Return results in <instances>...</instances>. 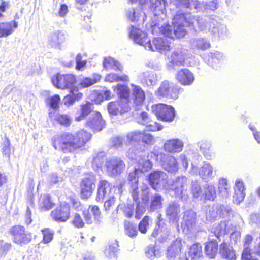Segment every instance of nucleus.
<instances>
[{"instance_id":"393cba45","label":"nucleus","mask_w":260,"mask_h":260,"mask_svg":"<svg viewBox=\"0 0 260 260\" xmlns=\"http://www.w3.org/2000/svg\"><path fill=\"white\" fill-rule=\"evenodd\" d=\"M129 36L136 43L144 47L147 41L149 40L146 32L134 25H131L129 28Z\"/></svg>"},{"instance_id":"f3484780","label":"nucleus","mask_w":260,"mask_h":260,"mask_svg":"<svg viewBox=\"0 0 260 260\" xmlns=\"http://www.w3.org/2000/svg\"><path fill=\"white\" fill-rule=\"evenodd\" d=\"M170 43L164 38H157L153 40L152 42L147 41L144 46L145 49L150 51H158L161 53L168 51L170 48Z\"/></svg>"},{"instance_id":"f03ea898","label":"nucleus","mask_w":260,"mask_h":260,"mask_svg":"<svg viewBox=\"0 0 260 260\" xmlns=\"http://www.w3.org/2000/svg\"><path fill=\"white\" fill-rule=\"evenodd\" d=\"M91 134L81 129L75 134L63 133L54 136L52 143L55 150L64 153H75L81 150L91 139Z\"/></svg>"},{"instance_id":"c85d7f7f","label":"nucleus","mask_w":260,"mask_h":260,"mask_svg":"<svg viewBox=\"0 0 260 260\" xmlns=\"http://www.w3.org/2000/svg\"><path fill=\"white\" fill-rule=\"evenodd\" d=\"M196 224V213L192 210L186 211L183 215L182 228L184 232L191 231Z\"/></svg>"},{"instance_id":"cd10ccee","label":"nucleus","mask_w":260,"mask_h":260,"mask_svg":"<svg viewBox=\"0 0 260 260\" xmlns=\"http://www.w3.org/2000/svg\"><path fill=\"white\" fill-rule=\"evenodd\" d=\"M176 78L183 85H190L194 80L193 74L186 68L178 71L176 75Z\"/></svg>"},{"instance_id":"2f4dec72","label":"nucleus","mask_w":260,"mask_h":260,"mask_svg":"<svg viewBox=\"0 0 260 260\" xmlns=\"http://www.w3.org/2000/svg\"><path fill=\"white\" fill-rule=\"evenodd\" d=\"M202 253V246L199 243L193 244L189 248L188 256L186 254H183L182 257H179V260H193L199 258Z\"/></svg>"},{"instance_id":"dca6fc26","label":"nucleus","mask_w":260,"mask_h":260,"mask_svg":"<svg viewBox=\"0 0 260 260\" xmlns=\"http://www.w3.org/2000/svg\"><path fill=\"white\" fill-rule=\"evenodd\" d=\"M96 179L93 174H89L84 178L80 184L81 196L82 199H88L95 188Z\"/></svg>"},{"instance_id":"58836bf2","label":"nucleus","mask_w":260,"mask_h":260,"mask_svg":"<svg viewBox=\"0 0 260 260\" xmlns=\"http://www.w3.org/2000/svg\"><path fill=\"white\" fill-rule=\"evenodd\" d=\"M208 56V59L205 58V61L207 64L213 68H216L218 64L224 59L223 54L219 51L210 52Z\"/></svg>"},{"instance_id":"412c9836","label":"nucleus","mask_w":260,"mask_h":260,"mask_svg":"<svg viewBox=\"0 0 260 260\" xmlns=\"http://www.w3.org/2000/svg\"><path fill=\"white\" fill-rule=\"evenodd\" d=\"M180 205L176 202L169 203L166 209V215L170 222L177 223L181 216Z\"/></svg>"},{"instance_id":"e433bc0d","label":"nucleus","mask_w":260,"mask_h":260,"mask_svg":"<svg viewBox=\"0 0 260 260\" xmlns=\"http://www.w3.org/2000/svg\"><path fill=\"white\" fill-rule=\"evenodd\" d=\"M114 90L119 97L120 99L119 100H122L123 103L129 104L130 91L127 86L118 84Z\"/></svg>"},{"instance_id":"4be33fe9","label":"nucleus","mask_w":260,"mask_h":260,"mask_svg":"<svg viewBox=\"0 0 260 260\" xmlns=\"http://www.w3.org/2000/svg\"><path fill=\"white\" fill-rule=\"evenodd\" d=\"M132 96L134 105L136 110L141 109L145 99V94L142 88L134 84H131Z\"/></svg>"},{"instance_id":"f257e3e1","label":"nucleus","mask_w":260,"mask_h":260,"mask_svg":"<svg viewBox=\"0 0 260 260\" xmlns=\"http://www.w3.org/2000/svg\"><path fill=\"white\" fill-rule=\"evenodd\" d=\"M127 156L131 159H134L137 163L135 169L129 173L128 181L130 185V192L133 200L136 202L139 200L138 182L139 178L146 172L151 170L152 164L149 159L147 153L143 150L133 147L128 150Z\"/></svg>"},{"instance_id":"864d4df0","label":"nucleus","mask_w":260,"mask_h":260,"mask_svg":"<svg viewBox=\"0 0 260 260\" xmlns=\"http://www.w3.org/2000/svg\"><path fill=\"white\" fill-rule=\"evenodd\" d=\"M105 158V153L100 152L93 157L92 167L95 170H98L102 167Z\"/></svg>"},{"instance_id":"680f3d73","label":"nucleus","mask_w":260,"mask_h":260,"mask_svg":"<svg viewBox=\"0 0 260 260\" xmlns=\"http://www.w3.org/2000/svg\"><path fill=\"white\" fill-rule=\"evenodd\" d=\"M143 136L142 131H134L129 132L127 135V139L131 142H139L141 140L142 137Z\"/></svg>"},{"instance_id":"6e6552de","label":"nucleus","mask_w":260,"mask_h":260,"mask_svg":"<svg viewBox=\"0 0 260 260\" xmlns=\"http://www.w3.org/2000/svg\"><path fill=\"white\" fill-rule=\"evenodd\" d=\"M151 110L159 119L163 121L171 122L175 116L174 108L164 104L152 105Z\"/></svg>"},{"instance_id":"2eb2a0df","label":"nucleus","mask_w":260,"mask_h":260,"mask_svg":"<svg viewBox=\"0 0 260 260\" xmlns=\"http://www.w3.org/2000/svg\"><path fill=\"white\" fill-rule=\"evenodd\" d=\"M105 167L109 176H117L124 172L125 164L120 158L113 157L106 161Z\"/></svg>"},{"instance_id":"1a4fd4ad","label":"nucleus","mask_w":260,"mask_h":260,"mask_svg":"<svg viewBox=\"0 0 260 260\" xmlns=\"http://www.w3.org/2000/svg\"><path fill=\"white\" fill-rule=\"evenodd\" d=\"M51 81L54 86L57 88L65 89H77L74 85L76 82V77L72 74H60L57 73L52 77Z\"/></svg>"},{"instance_id":"20e7f679","label":"nucleus","mask_w":260,"mask_h":260,"mask_svg":"<svg viewBox=\"0 0 260 260\" xmlns=\"http://www.w3.org/2000/svg\"><path fill=\"white\" fill-rule=\"evenodd\" d=\"M218 16L214 15L207 17V23H205L207 28L203 31L210 32L213 40L224 39L228 36L226 26L219 22Z\"/></svg>"},{"instance_id":"39448f33","label":"nucleus","mask_w":260,"mask_h":260,"mask_svg":"<svg viewBox=\"0 0 260 260\" xmlns=\"http://www.w3.org/2000/svg\"><path fill=\"white\" fill-rule=\"evenodd\" d=\"M172 25H166L160 28V30L166 37L174 39L184 37L186 33L185 25L180 20H175L174 17Z\"/></svg>"},{"instance_id":"a18cd8bd","label":"nucleus","mask_w":260,"mask_h":260,"mask_svg":"<svg viewBox=\"0 0 260 260\" xmlns=\"http://www.w3.org/2000/svg\"><path fill=\"white\" fill-rule=\"evenodd\" d=\"M219 209V205H213L212 206H208L206 210V219L210 222H212L215 220L218 217H220Z\"/></svg>"},{"instance_id":"4468645a","label":"nucleus","mask_w":260,"mask_h":260,"mask_svg":"<svg viewBox=\"0 0 260 260\" xmlns=\"http://www.w3.org/2000/svg\"><path fill=\"white\" fill-rule=\"evenodd\" d=\"M175 20H180L185 26H193L194 22H197L199 28L202 31L207 28L205 23H207V17L195 16L190 13H187L176 15Z\"/></svg>"},{"instance_id":"69168bd1","label":"nucleus","mask_w":260,"mask_h":260,"mask_svg":"<svg viewBox=\"0 0 260 260\" xmlns=\"http://www.w3.org/2000/svg\"><path fill=\"white\" fill-rule=\"evenodd\" d=\"M146 256L150 259H154L158 256L159 252L155 249L154 245H150L145 250Z\"/></svg>"},{"instance_id":"473e14b6","label":"nucleus","mask_w":260,"mask_h":260,"mask_svg":"<svg viewBox=\"0 0 260 260\" xmlns=\"http://www.w3.org/2000/svg\"><path fill=\"white\" fill-rule=\"evenodd\" d=\"M49 115L52 120L55 121L62 126L69 127L71 124L72 119L68 115L61 114L52 111H49Z\"/></svg>"},{"instance_id":"0e129e2a","label":"nucleus","mask_w":260,"mask_h":260,"mask_svg":"<svg viewBox=\"0 0 260 260\" xmlns=\"http://www.w3.org/2000/svg\"><path fill=\"white\" fill-rule=\"evenodd\" d=\"M41 231L43 235V243L45 244L50 243L53 239L54 232L49 229H45Z\"/></svg>"},{"instance_id":"c9c22d12","label":"nucleus","mask_w":260,"mask_h":260,"mask_svg":"<svg viewBox=\"0 0 260 260\" xmlns=\"http://www.w3.org/2000/svg\"><path fill=\"white\" fill-rule=\"evenodd\" d=\"M258 244L254 246V252L250 253V249H244L242 254V260H260V238L258 240Z\"/></svg>"},{"instance_id":"b1692460","label":"nucleus","mask_w":260,"mask_h":260,"mask_svg":"<svg viewBox=\"0 0 260 260\" xmlns=\"http://www.w3.org/2000/svg\"><path fill=\"white\" fill-rule=\"evenodd\" d=\"M183 147V142L178 138L166 140L164 144L165 151L172 154L180 153L182 151Z\"/></svg>"},{"instance_id":"f704fd0d","label":"nucleus","mask_w":260,"mask_h":260,"mask_svg":"<svg viewBox=\"0 0 260 260\" xmlns=\"http://www.w3.org/2000/svg\"><path fill=\"white\" fill-rule=\"evenodd\" d=\"M191 47L193 50L198 51H204L211 47V44L207 39L204 38H199L191 41Z\"/></svg>"},{"instance_id":"4c0bfd02","label":"nucleus","mask_w":260,"mask_h":260,"mask_svg":"<svg viewBox=\"0 0 260 260\" xmlns=\"http://www.w3.org/2000/svg\"><path fill=\"white\" fill-rule=\"evenodd\" d=\"M103 64L104 68L107 70L111 69L122 72L123 69L122 65L118 61L110 56L104 58Z\"/></svg>"},{"instance_id":"72a5a7b5","label":"nucleus","mask_w":260,"mask_h":260,"mask_svg":"<svg viewBox=\"0 0 260 260\" xmlns=\"http://www.w3.org/2000/svg\"><path fill=\"white\" fill-rule=\"evenodd\" d=\"M18 26L15 21L0 23V38L7 37L11 35Z\"/></svg>"},{"instance_id":"052dcab7","label":"nucleus","mask_w":260,"mask_h":260,"mask_svg":"<svg viewBox=\"0 0 260 260\" xmlns=\"http://www.w3.org/2000/svg\"><path fill=\"white\" fill-rule=\"evenodd\" d=\"M125 234L131 238L135 237L138 234L137 226L129 222L125 223Z\"/></svg>"},{"instance_id":"bf43d9fd","label":"nucleus","mask_w":260,"mask_h":260,"mask_svg":"<svg viewBox=\"0 0 260 260\" xmlns=\"http://www.w3.org/2000/svg\"><path fill=\"white\" fill-rule=\"evenodd\" d=\"M219 216L222 217H230L233 216L234 211L232 208L226 205H219Z\"/></svg>"},{"instance_id":"4d7b16f0","label":"nucleus","mask_w":260,"mask_h":260,"mask_svg":"<svg viewBox=\"0 0 260 260\" xmlns=\"http://www.w3.org/2000/svg\"><path fill=\"white\" fill-rule=\"evenodd\" d=\"M201 151L203 153L205 157L207 159H211V155L210 152L211 144L207 142L202 141L199 143Z\"/></svg>"},{"instance_id":"6ab92c4d","label":"nucleus","mask_w":260,"mask_h":260,"mask_svg":"<svg viewBox=\"0 0 260 260\" xmlns=\"http://www.w3.org/2000/svg\"><path fill=\"white\" fill-rule=\"evenodd\" d=\"M185 242L181 238H177L175 241L168 247L167 252V257L169 260H176L178 257H182L183 254H181V250L183 244Z\"/></svg>"},{"instance_id":"ea45409f","label":"nucleus","mask_w":260,"mask_h":260,"mask_svg":"<svg viewBox=\"0 0 260 260\" xmlns=\"http://www.w3.org/2000/svg\"><path fill=\"white\" fill-rule=\"evenodd\" d=\"M219 253L223 257L228 260L236 259V254L233 248L226 243L223 242L220 244Z\"/></svg>"},{"instance_id":"37998d69","label":"nucleus","mask_w":260,"mask_h":260,"mask_svg":"<svg viewBox=\"0 0 260 260\" xmlns=\"http://www.w3.org/2000/svg\"><path fill=\"white\" fill-rule=\"evenodd\" d=\"M70 94L66 95L63 99L64 105L70 106L76 101L82 98L83 94L79 92L78 88L72 89L70 90Z\"/></svg>"},{"instance_id":"09e8293b","label":"nucleus","mask_w":260,"mask_h":260,"mask_svg":"<svg viewBox=\"0 0 260 260\" xmlns=\"http://www.w3.org/2000/svg\"><path fill=\"white\" fill-rule=\"evenodd\" d=\"M39 207L42 211L48 210L52 208V203L50 201V197L48 194L40 196L39 202Z\"/></svg>"},{"instance_id":"a211bd4d","label":"nucleus","mask_w":260,"mask_h":260,"mask_svg":"<svg viewBox=\"0 0 260 260\" xmlns=\"http://www.w3.org/2000/svg\"><path fill=\"white\" fill-rule=\"evenodd\" d=\"M70 216V205L66 203H61L51 212V217L57 222H66Z\"/></svg>"},{"instance_id":"de8ad7c7","label":"nucleus","mask_w":260,"mask_h":260,"mask_svg":"<svg viewBox=\"0 0 260 260\" xmlns=\"http://www.w3.org/2000/svg\"><path fill=\"white\" fill-rule=\"evenodd\" d=\"M101 79L99 74H93L91 77H84L80 79V85L83 88L88 87L99 82Z\"/></svg>"},{"instance_id":"6e6d98bb","label":"nucleus","mask_w":260,"mask_h":260,"mask_svg":"<svg viewBox=\"0 0 260 260\" xmlns=\"http://www.w3.org/2000/svg\"><path fill=\"white\" fill-rule=\"evenodd\" d=\"M105 80L106 81L110 82H117L119 81H128L129 77L127 75L125 74L120 76L116 74L111 73L106 75Z\"/></svg>"},{"instance_id":"c03bdc74","label":"nucleus","mask_w":260,"mask_h":260,"mask_svg":"<svg viewBox=\"0 0 260 260\" xmlns=\"http://www.w3.org/2000/svg\"><path fill=\"white\" fill-rule=\"evenodd\" d=\"M206 255L211 258H214L218 252V243L216 240L207 242L205 247Z\"/></svg>"},{"instance_id":"a19ab883","label":"nucleus","mask_w":260,"mask_h":260,"mask_svg":"<svg viewBox=\"0 0 260 260\" xmlns=\"http://www.w3.org/2000/svg\"><path fill=\"white\" fill-rule=\"evenodd\" d=\"M228 225L229 222L226 221H221L220 223L213 225L211 229V232L214 234L215 236L217 238H219L220 236L230 232Z\"/></svg>"},{"instance_id":"338daca9","label":"nucleus","mask_w":260,"mask_h":260,"mask_svg":"<svg viewBox=\"0 0 260 260\" xmlns=\"http://www.w3.org/2000/svg\"><path fill=\"white\" fill-rule=\"evenodd\" d=\"M117 250L118 248L117 245L114 244L113 245H109V247L105 250V254L107 257L110 258H114L116 257Z\"/></svg>"},{"instance_id":"5fc2aeb1","label":"nucleus","mask_w":260,"mask_h":260,"mask_svg":"<svg viewBox=\"0 0 260 260\" xmlns=\"http://www.w3.org/2000/svg\"><path fill=\"white\" fill-rule=\"evenodd\" d=\"M191 192L194 198H203V188L201 189L199 183L197 181H193L191 184Z\"/></svg>"},{"instance_id":"3c124183","label":"nucleus","mask_w":260,"mask_h":260,"mask_svg":"<svg viewBox=\"0 0 260 260\" xmlns=\"http://www.w3.org/2000/svg\"><path fill=\"white\" fill-rule=\"evenodd\" d=\"M150 7L156 13H162L165 8V0H150Z\"/></svg>"},{"instance_id":"8fccbe9b","label":"nucleus","mask_w":260,"mask_h":260,"mask_svg":"<svg viewBox=\"0 0 260 260\" xmlns=\"http://www.w3.org/2000/svg\"><path fill=\"white\" fill-rule=\"evenodd\" d=\"M142 12L138 8H131L127 11V17L129 20L132 22H137L141 16Z\"/></svg>"},{"instance_id":"aec40b11","label":"nucleus","mask_w":260,"mask_h":260,"mask_svg":"<svg viewBox=\"0 0 260 260\" xmlns=\"http://www.w3.org/2000/svg\"><path fill=\"white\" fill-rule=\"evenodd\" d=\"M114 186L106 180H100L98 185V191L95 200L97 202H102L106 197H110Z\"/></svg>"},{"instance_id":"13d9d810","label":"nucleus","mask_w":260,"mask_h":260,"mask_svg":"<svg viewBox=\"0 0 260 260\" xmlns=\"http://www.w3.org/2000/svg\"><path fill=\"white\" fill-rule=\"evenodd\" d=\"M117 211L119 210H122L125 216L127 218H131L133 214V211L134 209V206L131 204H119L117 208Z\"/></svg>"},{"instance_id":"bb28decb","label":"nucleus","mask_w":260,"mask_h":260,"mask_svg":"<svg viewBox=\"0 0 260 260\" xmlns=\"http://www.w3.org/2000/svg\"><path fill=\"white\" fill-rule=\"evenodd\" d=\"M66 40V35L62 31L57 30L49 34L48 37L49 45L55 49H61V44Z\"/></svg>"},{"instance_id":"774afa93","label":"nucleus","mask_w":260,"mask_h":260,"mask_svg":"<svg viewBox=\"0 0 260 260\" xmlns=\"http://www.w3.org/2000/svg\"><path fill=\"white\" fill-rule=\"evenodd\" d=\"M60 101V96L58 95H54L48 99V103L50 107L52 109L50 111L53 112V110H56L58 108V104Z\"/></svg>"},{"instance_id":"7c9ffc66","label":"nucleus","mask_w":260,"mask_h":260,"mask_svg":"<svg viewBox=\"0 0 260 260\" xmlns=\"http://www.w3.org/2000/svg\"><path fill=\"white\" fill-rule=\"evenodd\" d=\"M162 167L168 172L175 173L179 169L176 158L171 155H165L162 159Z\"/></svg>"},{"instance_id":"49530a36","label":"nucleus","mask_w":260,"mask_h":260,"mask_svg":"<svg viewBox=\"0 0 260 260\" xmlns=\"http://www.w3.org/2000/svg\"><path fill=\"white\" fill-rule=\"evenodd\" d=\"M216 197L215 187L212 184H206L203 187L202 200L213 201Z\"/></svg>"},{"instance_id":"0eeeda50","label":"nucleus","mask_w":260,"mask_h":260,"mask_svg":"<svg viewBox=\"0 0 260 260\" xmlns=\"http://www.w3.org/2000/svg\"><path fill=\"white\" fill-rule=\"evenodd\" d=\"M168 176L164 172L156 171L151 172L148 177L150 186L156 190H168Z\"/></svg>"},{"instance_id":"f8f14e48","label":"nucleus","mask_w":260,"mask_h":260,"mask_svg":"<svg viewBox=\"0 0 260 260\" xmlns=\"http://www.w3.org/2000/svg\"><path fill=\"white\" fill-rule=\"evenodd\" d=\"M188 58L187 50L183 48H178L174 50L168 57L169 62L168 68L173 70L175 67L184 66Z\"/></svg>"},{"instance_id":"c756f323","label":"nucleus","mask_w":260,"mask_h":260,"mask_svg":"<svg viewBox=\"0 0 260 260\" xmlns=\"http://www.w3.org/2000/svg\"><path fill=\"white\" fill-rule=\"evenodd\" d=\"M139 78L141 83L148 87L155 85L158 81L157 75L152 71H146L140 74Z\"/></svg>"},{"instance_id":"603ef678","label":"nucleus","mask_w":260,"mask_h":260,"mask_svg":"<svg viewBox=\"0 0 260 260\" xmlns=\"http://www.w3.org/2000/svg\"><path fill=\"white\" fill-rule=\"evenodd\" d=\"M218 188L220 193L223 197H226L229 196L230 185L225 178H221L219 180Z\"/></svg>"},{"instance_id":"9d476101","label":"nucleus","mask_w":260,"mask_h":260,"mask_svg":"<svg viewBox=\"0 0 260 260\" xmlns=\"http://www.w3.org/2000/svg\"><path fill=\"white\" fill-rule=\"evenodd\" d=\"M190 173L192 174H198L205 182L209 181L216 175V171H214L213 166L209 162H204L202 166L198 169L197 161H192Z\"/></svg>"},{"instance_id":"7ed1b4c3","label":"nucleus","mask_w":260,"mask_h":260,"mask_svg":"<svg viewBox=\"0 0 260 260\" xmlns=\"http://www.w3.org/2000/svg\"><path fill=\"white\" fill-rule=\"evenodd\" d=\"M93 104L90 102H87L85 104H82L79 111L80 115L75 118V120L82 121L89 115L86 122V126L93 131H99L103 128L105 122L101 114L96 111H93Z\"/></svg>"},{"instance_id":"e2e57ef3","label":"nucleus","mask_w":260,"mask_h":260,"mask_svg":"<svg viewBox=\"0 0 260 260\" xmlns=\"http://www.w3.org/2000/svg\"><path fill=\"white\" fill-rule=\"evenodd\" d=\"M90 212L94 216L95 223L97 224H100L101 222V211L97 206H89Z\"/></svg>"},{"instance_id":"9b49d317","label":"nucleus","mask_w":260,"mask_h":260,"mask_svg":"<svg viewBox=\"0 0 260 260\" xmlns=\"http://www.w3.org/2000/svg\"><path fill=\"white\" fill-rule=\"evenodd\" d=\"M10 233L13 236L14 243L20 245L29 243L32 239L31 234L26 231L24 226L15 225L10 230Z\"/></svg>"},{"instance_id":"79ce46f5","label":"nucleus","mask_w":260,"mask_h":260,"mask_svg":"<svg viewBox=\"0 0 260 260\" xmlns=\"http://www.w3.org/2000/svg\"><path fill=\"white\" fill-rule=\"evenodd\" d=\"M164 198L159 193H155L151 197L149 210L151 212L162 208Z\"/></svg>"},{"instance_id":"5701e85b","label":"nucleus","mask_w":260,"mask_h":260,"mask_svg":"<svg viewBox=\"0 0 260 260\" xmlns=\"http://www.w3.org/2000/svg\"><path fill=\"white\" fill-rule=\"evenodd\" d=\"M129 104L123 103L122 100H117L110 102L108 105V110L110 114L117 115L127 112L130 110Z\"/></svg>"},{"instance_id":"423d86ee","label":"nucleus","mask_w":260,"mask_h":260,"mask_svg":"<svg viewBox=\"0 0 260 260\" xmlns=\"http://www.w3.org/2000/svg\"><path fill=\"white\" fill-rule=\"evenodd\" d=\"M187 184L188 179L186 177L179 176L176 178L170 185L169 184L168 189L174 190L176 198L186 201L188 198L186 191Z\"/></svg>"},{"instance_id":"a878e982","label":"nucleus","mask_w":260,"mask_h":260,"mask_svg":"<svg viewBox=\"0 0 260 260\" xmlns=\"http://www.w3.org/2000/svg\"><path fill=\"white\" fill-rule=\"evenodd\" d=\"M245 187L241 179L236 180L234 186V193L233 196L234 203L239 205L243 201L245 197Z\"/></svg>"},{"instance_id":"ddd939ff","label":"nucleus","mask_w":260,"mask_h":260,"mask_svg":"<svg viewBox=\"0 0 260 260\" xmlns=\"http://www.w3.org/2000/svg\"><path fill=\"white\" fill-rule=\"evenodd\" d=\"M179 88L174 83L168 80L162 81L156 91V95L160 97H167L173 99L178 98Z\"/></svg>"}]
</instances>
